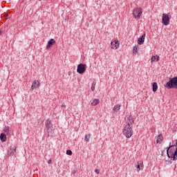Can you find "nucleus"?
<instances>
[{
  "instance_id": "cd10ccee",
  "label": "nucleus",
  "mask_w": 177,
  "mask_h": 177,
  "mask_svg": "<svg viewBox=\"0 0 177 177\" xmlns=\"http://www.w3.org/2000/svg\"><path fill=\"white\" fill-rule=\"evenodd\" d=\"M48 164H52V160H49L48 161Z\"/></svg>"
},
{
  "instance_id": "f257e3e1",
  "label": "nucleus",
  "mask_w": 177,
  "mask_h": 177,
  "mask_svg": "<svg viewBox=\"0 0 177 177\" xmlns=\"http://www.w3.org/2000/svg\"><path fill=\"white\" fill-rule=\"evenodd\" d=\"M133 124V117L129 116L127 120V125L124 127L122 133L127 138H129L133 134V130H132V125Z\"/></svg>"
},
{
  "instance_id": "7ed1b4c3",
  "label": "nucleus",
  "mask_w": 177,
  "mask_h": 177,
  "mask_svg": "<svg viewBox=\"0 0 177 177\" xmlns=\"http://www.w3.org/2000/svg\"><path fill=\"white\" fill-rule=\"evenodd\" d=\"M167 89H177V76L172 77L165 85Z\"/></svg>"
},
{
  "instance_id": "393cba45",
  "label": "nucleus",
  "mask_w": 177,
  "mask_h": 177,
  "mask_svg": "<svg viewBox=\"0 0 177 177\" xmlns=\"http://www.w3.org/2000/svg\"><path fill=\"white\" fill-rule=\"evenodd\" d=\"M156 62H159L160 61V56L156 55Z\"/></svg>"
},
{
  "instance_id": "6ab92c4d",
  "label": "nucleus",
  "mask_w": 177,
  "mask_h": 177,
  "mask_svg": "<svg viewBox=\"0 0 177 177\" xmlns=\"http://www.w3.org/2000/svg\"><path fill=\"white\" fill-rule=\"evenodd\" d=\"M3 132L6 133V135H9V127L8 126L4 127Z\"/></svg>"
},
{
  "instance_id": "f3484780",
  "label": "nucleus",
  "mask_w": 177,
  "mask_h": 177,
  "mask_svg": "<svg viewBox=\"0 0 177 177\" xmlns=\"http://www.w3.org/2000/svg\"><path fill=\"white\" fill-rule=\"evenodd\" d=\"M163 139L162 135H159L158 138H156V143H161L162 140Z\"/></svg>"
},
{
  "instance_id": "423d86ee",
  "label": "nucleus",
  "mask_w": 177,
  "mask_h": 177,
  "mask_svg": "<svg viewBox=\"0 0 177 177\" xmlns=\"http://www.w3.org/2000/svg\"><path fill=\"white\" fill-rule=\"evenodd\" d=\"M169 13L168 14H162V23L163 26H168L169 24Z\"/></svg>"
},
{
  "instance_id": "dca6fc26",
  "label": "nucleus",
  "mask_w": 177,
  "mask_h": 177,
  "mask_svg": "<svg viewBox=\"0 0 177 177\" xmlns=\"http://www.w3.org/2000/svg\"><path fill=\"white\" fill-rule=\"evenodd\" d=\"M152 86L153 92H157V89H158V86L157 85V84L156 82H153Z\"/></svg>"
},
{
  "instance_id": "9d476101",
  "label": "nucleus",
  "mask_w": 177,
  "mask_h": 177,
  "mask_svg": "<svg viewBox=\"0 0 177 177\" xmlns=\"http://www.w3.org/2000/svg\"><path fill=\"white\" fill-rule=\"evenodd\" d=\"M143 167H145V165H143V161L140 160L139 162H137V171L138 172H139V171H142L143 170Z\"/></svg>"
},
{
  "instance_id": "4468645a",
  "label": "nucleus",
  "mask_w": 177,
  "mask_h": 177,
  "mask_svg": "<svg viewBox=\"0 0 177 177\" xmlns=\"http://www.w3.org/2000/svg\"><path fill=\"white\" fill-rule=\"evenodd\" d=\"M6 134L1 133L0 135V140H1V142H6Z\"/></svg>"
},
{
  "instance_id": "aec40b11",
  "label": "nucleus",
  "mask_w": 177,
  "mask_h": 177,
  "mask_svg": "<svg viewBox=\"0 0 177 177\" xmlns=\"http://www.w3.org/2000/svg\"><path fill=\"white\" fill-rule=\"evenodd\" d=\"M89 139H91V134H86L84 140H86V142H89Z\"/></svg>"
},
{
  "instance_id": "0eeeda50",
  "label": "nucleus",
  "mask_w": 177,
  "mask_h": 177,
  "mask_svg": "<svg viewBox=\"0 0 177 177\" xmlns=\"http://www.w3.org/2000/svg\"><path fill=\"white\" fill-rule=\"evenodd\" d=\"M86 71V64H80L77 66V72L78 74H84Z\"/></svg>"
},
{
  "instance_id": "b1692460",
  "label": "nucleus",
  "mask_w": 177,
  "mask_h": 177,
  "mask_svg": "<svg viewBox=\"0 0 177 177\" xmlns=\"http://www.w3.org/2000/svg\"><path fill=\"white\" fill-rule=\"evenodd\" d=\"M66 154L68 156H73V151H71V150H67L66 151Z\"/></svg>"
},
{
  "instance_id": "9b49d317",
  "label": "nucleus",
  "mask_w": 177,
  "mask_h": 177,
  "mask_svg": "<svg viewBox=\"0 0 177 177\" xmlns=\"http://www.w3.org/2000/svg\"><path fill=\"white\" fill-rule=\"evenodd\" d=\"M145 38H146V34H143L141 37L138 39V45H143L145 44Z\"/></svg>"
},
{
  "instance_id": "1a4fd4ad",
  "label": "nucleus",
  "mask_w": 177,
  "mask_h": 177,
  "mask_svg": "<svg viewBox=\"0 0 177 177\" xmlns=\"http://www.w3.org/2000/svg\"><path fill=\"white\" fill-rule=\"evenodd\" d=\"M8 156H15L16 155V146H12L10 147L7 153Z\"/></svg>"
},
{
  "instance_id": "c85d7f7f",
  "label": "nucleus",
  "mask_w": 177,
  "mask_h": 177,
  "mask_svg": "<svg viewBox=\"0 0 177 177\" xmlns=\"http://www.w3.org/2000/svg\"><path fill=\"white\" fill-rule=\"evenodd\" d=\"M1 34H2V31L0 30V35H1Z\"/></svg>"
},
{
  "instance_id": "ddd939ff",
  "label": "nucleus",
  "mask_w": 177,
  "mask_h": 177,
  "mask_svg": "<svg viewBox=\"0 0 177 177\" xmlns=\"http://www.w3.org/2000/svg\"><path fill=\"white\" fill-rule=\"evenodd\" d=\"M56 44V41L54 39H50L47 44L46 49H49L52 45H55Z\"/></svg>"
},
{
  "instance_id": "a211bd4d",
  "label": "nucleus",
  "mask_w": 177,
  "mask_h": 177,
  "mask_svg": "<svg viewBox=\"0 0 177 177\" xmlns=\"http://www.w3.org/2000/svg\"><path fill=\"white\" fill-rule=\"evenodd\" d=\"M99 103H100L99 100L95 99V100L92 102L91 106H97V104H99Z\"/></svg>"
},
{
  "instance_id": "a878e982",
  "label": "nucleus",
  "mask_w": 177,
  "mask_h": 177,
  "mask_svg": "<svg viewBox=\"0 0 177 177\" xmlns=\"http://www.w3.org/2000/svg\"><path fill=\"white\" fill-rule=\"evenodd\" d=\"M95 174H100L99 169H95Z\"/></svg>"
},
{
  "instance_id": "f03ea898",
  "label": "nucleus",
  "mask_w": 177,
  "mask_h": 177,
  "mask_svg": "<svg viewBox=\"0 0 177 177\" xmlns=\"http://www.w3.org/2000/svg\"><path fill=\"white\" fill-rule=\"evenodd\" d=\"M167 154L169 158H173L174 160H177V140L174 145L169 143V147L167 149Z\"/></svg>"
},
{
  "instance_id": "c756f323",
  "label": "nucleus",
  "mask_w": 177,
  "mask_h": 177,
  "mask_svg": "<svg viewBox=\"0 0 177 177\" xmlns=\"http://www.w3.org/2000/svg\"><path fill=\"white\" fill-rule=\"evenodd\" d=\"M39 1H41V0H39Z\"/></svg>"
},
{
  "instance_id": "2eb2a0df",
  "label": "nucleus",
  "mask_w": 177,
  "mask_h": 177,
  "mask_svg": "<svg viewBox=\"0 0 177 177\" xmlns=\"http://www.w3.org/2000/svg\"><path fill=\"white\" fill-rule=\"evenodd\" d=\"M120 109H121V105L116 104L113 107V111H115V113H118V111H120Z\"/></svg>"
},
{
  "instance_id": "bb28decb",
  "label": "nucleus",
  "mask_w": 177,
  "mask_h": 177,
  "mask_svg": "<svg viewBox=\"0 0 177 177\" xmlns=\"http://www.w3.org/2000/svg\"><path fill=\"white\" fill-rule=\"evenodd\" d=\"M72 174L73 175H75V174H77V170H75V169L73 170Z\"/></svg>"
},
{
  "instance_id": "6e6552de",
  "label": "nucleus",
  "mask_w": 177,
  "mask_h": 177,
  "mask_svg": "<svg viewBox=\"0 0 177 177\" xmlns=\"http://www.w3.org/2000/svg\"><path fill=\"white\" fill-rule=\"evenodd\" d=\"M111 49H118L120 48V41L118 40H114L111 43Z\"/></svg>"
},
{
  "instance_id": "20e7f679",
  "label": "nucleus",
  "mask_w": 177,
  "mask_h": 177,
  "mask_svg": "<svg viewBox=\"0 0 177 177\" xmlns=\"http://www.w3.org/2000/svg\"><path fill=\"white\" fill-rule=\"evenodd\" d=\"M46 128L48 136L53 135V126H52V122L49 120L46 121Z\"/></svg>"
},
{
  "instance_id": "4be33fe9",
  "label": "nucleus",
  "mask_w": 177,
  "mask_h": 177,
  "mask_svg": "<svg viewBox=\"0 0 177 177\" xmlns=\"http://www.w3.org/2000/svg\"><path fill=\"white\" fill-rule=\"evenodd\" d=\"M133 53H138V46H135L133 48Z\"/></svg>"
},
{
  "instance_id": "412c9836",
  "label": "nucleus",
  "mask_w": 177,
  "mask_h": 177,
  "mask_svg": "<svg viewBox=\"0 0 177 177\" xmlns=\"http://www.w3.org/2000/svg\"><path fill=\"white\" fill-rule=\"evenodd\" d=\"M96 85V82H93L91 84V91L93 92V91H95V86Z\"/></svg>"
},
{
  "instance_id": "39448f33",
  "label": "nucleus",
  "mask_w": 177,
  "mask_h": 177,
  "mask_svg": "<svg viewBox=\"0 0 177 177\" xmlns=\"http://www.w3.org/2000/svg\"><path fill=\"white\" fill-rule=\"evenodd\" d=\"M142 13H143V10L140 8H136L133 10V15L135 17V19H140V16H142Z\"/></svg>"
},
{
  "instance_id": "5701e85b",
  "label": "nucleus",
  "mask_w": 177,
  "mask_h": 177,
  "mask_svg": "<svg viewBox=\"0 0 177 177\" xmlns=\"http://www.w3.org/2000/svg\"><path fill=\"white\" fill-rule=\"evenodd\" d=\"M151 63H153V62H156V56H152L151 58Z\"/></svg>"
},
{
  "instance_id": "f8f14e48",
  "label": "nucleus",
  "mask_w": 177,
  "mask_h": 177,
  "mask_svg": "<svg viewBox=\"0 0 177 177\" xmlns=\"http://www.w3.org/2000/svg\"><path fill=\"white\" fill-rule=\"evenodd\" d=\"M39 86H40L39 81L35 80L32 84L31 89L34 90L37 88H39Z\"/></svg>"
}]
</instances>
